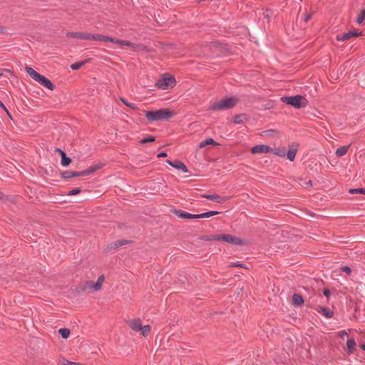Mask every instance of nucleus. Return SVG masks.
<instances>
[{
	"instance_id": "obj_22",
	"label": "nucleus",
	"mask_w": 365,
	"mask_h": 365,
	"mask_svg": "<svg viewBox=\"0 0 365 365\" xmlns=\"http://www.w3.org/2000/svg\"><path fill=\"white\" fill-rule=\"evenodd\" d=\"M349 147H350V145L342 146V147L339 148L336 150V155L337 157H341V156L345 155L346 154Z\"/></svg>"
},
{
	"instance_id": "obj_39",
	"label": "nucleus",
	"mask_w": 365,
	"mask_h": 365,
	"mask_svg": "<svg viewBox=\"0 0 365 365\" xmlns=\"http://www.w3.org/2000/svg\"><path fill=\"white\" fill-rule=\"evenodd\" d=\"M113 40H114L113 38H111V37H109L107 36H103V41H110V42L113 43L114 41Z\"/></svg>"
},
{
	"instance_id": "obj_29",
	"label": "nucleus",
	"mask_w": 365,
	"mask_h": 365,
	"mask_svg": "<svg viewBox=\"0 0 365 365\" xmlns=\"http://www.w3.org/2000/svg\"><path fill=\"white\" fill-rule=\"evenodd\" d=\"M247 119L246 115L241 114L235 117L234 123L236 124L242 123Z\"/></svg>"
},
{
	"instance_id": "obj_23",
	"label": "nucleus",
	"mask_w": 365,
	"mask_h": 365,
	"mask_svg": "<svg viewBox=\"0 0 365 365\" xmlns=\"http://www.w3.org/2000/svg\"><path fill=\"white\" fill-rule=\"evenodd\" d=\"M101 168H102V165L101 164H98L97 165L91 167L90 168H88L86 170L83 171V174L84 175V176L90 175V174L94 173L95 171L101 169Z\"/></svg>"
},
{
	"instance_id": "obj_42",
	"label": "nucleus",
	"mask_w": 365,
	"mask_h": 365,
	"mask_svg": "<svg viewBox=\"0 0 365 365\" xmlns=\"http://www.w3.org/2000/svg\"><path fill=\"white\" fill-rule=\"evenodd\" d=\"M113 41H114L113 43H114L115 44H118L119 46L121 47V42H123V40H120V39L114 38Z\"/></svg>"
},
{
	"instance_id": "obj_19",
	"label": "nucleus",
	"mask_w": 365,
	"mask_h": 365,
	"mask_svg": "<svg viewBox=\"0 0 365 365\" xmlns=\"http://www.w3.org/2000/svg\"><path fill=\"white\" fill-rule=\"evenodd\" d=\"M316 310L322 314L324 316H325L327 318H331L333 315V313L331 311H330L329 309H327V308L325 307H323L322 306H318L317 308H316Z\"/></svg>"
},
{
	"instance_id": "obj_4",
	"label": "nucleus",
	"mask_w": 365,
	"mask_h": 365,
	"mask_svg": "<svg viewBox=\"0 0 365 365\" xmlns=\"http://www.w3.org/2000/svg\"><path fill=\"white\" fill-rule=\"evenodd\" d=\"M206 240H222V241L228 242L230 244L237 245H242L246 244L245 242L240 237H235V236H232L230 235H225V234L212 235L210 237H207Z\"/></svg>"
},
{
	"instance_id": "obj_13",
	"label": "nucleus",
	"mask_w": 365,
	"mask_h": 365,
	"mask_svg": "<svg viewBox=\"0 0 365 365\" xmlns=\"http://www.w3.org/2000/svg\"><path fill=\"white\" fill-rule=\"evenodd\" d=\"M297 150H298L297 144H292L289 146V150L287 153V158L290 161H293L294 160Z\"/></svg>"
},
{
	"instance_id": "obj_26",
	"label": "nucleus",
	"mask_w": 365,
	"mask_h": 365,
	"mask_svg": "<svg viewBox=\"0 0 365 365\" xmlns=\"http://www.w3.org/2000/svg\"><path fill=\"white\" fill-rule=\"evenodd\" d=\"M346 346L349 350V353H353L355 350L356 342L354 339H349L346 342Z\"/></svg>"
},
{
	"instance_id": "obj_17",
	"label": "nucleus",
	"mask_w": 365,
	"mask_h": 365,
	"mask_svg": "<svg viewBox=\"0 0 365 365\" xmlns=\"http://www.w3.org/2000/svg\"><path fill=\"white\" fill-rule=\"evenodd\" d=\"M175 214L178 217L183 219H197L196 215L190 214L182 210H176Z\"/></svg>"
},
{
	"instance_id": "obj_33",
	"label": "nucleus",
	"mask_w": 365,
	"mask_h": 365,
	"mask_svg": "<svg viewBox=\"0 0 365 365\" xmlns=\"http://www.w3.org/2000/svg\"><path fill=\"white\" fill-rule=\"evenodd\" d=\"M87 61H81V62H78V63H73V64L71 66V68L73 70H78V69H79L81 66H83V65H85V63H86Z\"/></svg>"
},
{
	"instance_id": "obj_51",
	"label": "nucleus",
	"mask_w": 365,
	"mask_h": 365,
	"mask_svg": "<svg viewBox=\"0 0 365 365\" xmlns=\"http://www.w3.org/2000/svg\"><path fill=\"white\" fill-rule=\"evenodd\" d=\"M234 266H235V264ZM236 267H242V264H236Z\"/></svg>"
},
{
	"instance_id": "obj_46",
	"label": "nucleus",
	"mask_w": 365,
	"mask_h": 365,
	"mask_svg": "<svg viewBox=\"0 0 365 365\" xmlns=\"http://www.w3.org/2000/svg\"><path fill=\"white\" fill-rule=\"evenodd\" d=\"M0 106L4 110H6V108L4 105V103L0 101Z\"/></svg>"
},
{
	"instance_id": "obj_37",
	"label": "nucleus",
	"mask_w": 365,
	"mask_h": 365,
	"mask_svg": "<svg viewBox=\"0 0 365 365\" xmlns=\"http://www.w3.org/2000/svg\"><path fill=\"white\" fill-rule=\"evenodd\" d=\"M81 189H80V188H78V187H77V188H74V189H73V190H70V191L68 192V195H77V194L80 193V192H81Z\"/></svg>"
},
{
	"instance_id": "obj_36",
	"label": "nucleus",
	"mask_w": 365,
	"mask_h": 365,
	"mask_svg": "<svg viewBox=\"0 0 365 365\" xmlns=\"http://www.w3.org/2000/svg\"><path fill=\"white\" fill-rule=\"evenodd\" d=\"M155 141V138L153 136H150L148 138H144L140 141V143H147Z\"/></svg>"
},
{
	"instance_id": "obj_24",
	"label": "nucleus",
	"mask_w": 365,
	"mask_h": 365,
	"mask_svg": "<svg viewBox=\"0 0 365 365\" xmlns=\"http://www.w3.org/2000/svg\"><path fill=\"white\" fill-rule=\"evenodd\" d=\"M277 134H278L277 130H274V129H270V130H267L262 132V135L264 137L274 138V137L277 136Z\"/></svg>"
},
{
	"instance_id": "obj_43",
	"label": "nucleus",
	"mask_w": 365,
	"mask_h": 365,
	"mask_svg": "<svg viewBox=\"0 0 365 365\" xmlns=\"http://www.w3.org/2000/svg\"><path fill=\"white\" fill-rule=\"evenodd\" d=\"M125 243V241H118L115 243V247H118L119 246H121Z\"/></svg>"
},
{
	"instance_id": "obj_5",
	"label": "nucleus",
	"mask_w": 365,
	"mask_h": 365,
	"mask_svg": "<svg viewBox=\"0 0 365 365\" xmlns=\"http://www.w3.org/2000/svg\"><path fill=\"white\" fill-rule=\"evenodd\" d=\"M282 101L289 105H292L296 108H304L307 106V100L299 95L294 96H284L281 98Z\"/></svg>"
},
{
	"instance_id": "obj_6",
	"label": "nucleus",
	"mask_w": 365,
	"mask_h": 365,
	"mask_svg": "<svg viewBox=\"0 0 365 365\" xmlns=\"http://www.w3.org/2000/svg\"><path fill=\"white\" fill-rule=\"evenodd\" d=\"M175 83V79L173 76L165 73L162 75L161 78L156 82L155 86L158 89L166 90L173 88Z\"/></svg>"
},
{
	"instance_id": "obj_10",
	"label": "nucleus",
	"mask_w": 365,
	"mask_h": 365,
	"mask_svg": "<svg viewBox=\"0 0 365 365\" xmlns=\"http://www.w3.org/2000/svg\"><path fill=\"white\" fill-rule=\"evenodd\" d=\"M66 36L68 38L89 40L90 34L81 32H67Z\"/></svg>"
},
{
	"instance_id": "obj_20",
	"label": "nucleus",
	"mask_w": 365,
	"mask_h": 365,
	"mask_svg": "<svg viewBox=\"0 0 365 365\" xmlns=\"http://www.w3.org/2000/svg\"><path fill=\"white\" fill-rule=\"evenodd\" d=\"M217 143L212 138H207L199 144V148H203L207 145H216Z\"/></svg>"
},
{
	"instance_id": "obj_8",
	"label": "nucleus",
	"mask_w": 365,
	"mask_h": 365,
	"mask_svg": "<svg viewBox=\"0 0 365 365\" xmlns=\"http://www.w3.org/2000/svg\"><path fill=\"white\" fill-rule=\"evenodd\" d=\"M272 150V148L266 145H258L253 147L251 150L252 153L253 154H262L270 153Z\"/></svg>"
},
{
	"instance_id": "obj_21",
	"label": "nucleus",
	"mask_w": 365,
	"mask_h": 365,
	"mask_svg": "<svg viewBox=\"0 0 365 365\" xmlns=\"http://www.w3.org/2000/svg\"><path fill=\"white\" fill-rule=\"evenodd\" d=\"M292 302L296 306H300L304 303V299L300 294H294L292 297Z\"/></svg>"
},
{
	"instance_id": "obj_53",
	"label": "nucleus",
	"mask_w": 365,
	"mask_h": 365,
	"mask_svg": "<svg viewBox=\"0 0 365 365\" xmlns=\"http://www.w3.org/2000/svg\"><path fill=\"white\" fill-rule=\"evenodd\" d=\"M3 32V29H0V33Z\"/></svg>"
},
{
	"instance_id": "obj_7",
	"label": "nucleus",
	"mask_w": 365,
	"mask_h": 365,
	"mask_svg": "<svg viewBox=\"0 0 365 365\" xmlns=\"http://www.w3.org/2000/svg\"><path fill=\"white\" fill-rule=\"evenodd\" d=\"M105 280L103 275H101L96 282L88 281L85 283L83 289L90 292H97L101 289L102 284Z\"/></svg>"
},
{
	"instance_id": "obj_47",
	"label": "nucleus",
	"mask_w": 365,
	"mask_h": 365,
	"mask_svg": "<svg viewBox=\"0 0 365 365\" xmlns=\"http://www.w3.org/2000/svg\"><path fill=\"white\" fill-rule=\"evenodd\" d=\"M311 16L310 15H307L305 19H304V21L307 22L309 21V19H310Z\"/></svg>"
},
{
	"instance_id": "obj_48",
	"label": "nucleus",
	"mask_w": 365,
	"mask_h": 365,
	"mask_svg": "<svg viewBox=\"0 0 365 365\" xmlns=\"http://www.w3.org/2000/svg\"><path fill=\"white\" fill-rule=\"evenodd\" d=\"M306 184H307V185H309V186H312V181H311V180H309Z\"/></svg>"
},
{
	"instance_id": "obj_15",
	"label": "nucleus",
	"mask_w": 365,
	"mask_h": 365,
	"mask_svg": "<svg viewBox=\"0 0 365 365\" xmlns=\"http://www.w3.org/2000/svg\"><path fill=\"white\" fill-rule=\"evenodd\" d=\"M360 35H361V33H358L356 31H350L348 33H345V34H342L341 36H337L336 39L338 41H346V40L349 39L351 37H356V36H359Z\"/></svg>"
},
{
	"instance_id": "obj_11",
	"label": "nucleus",
	"mask_w": 365,
	"mask_h": 365,
	"mask_svg": "<svg viewBox=\"0 0 365 365\" xmlns=\"http://www.w3.org/2000/svg\"><path fill=\"white\" fill-rule=\"evenodd\" d=\"M203 197L208 199L210 200L215 201L218 203H224L227 202L229 199L228 197H222L218 195H202Z\"/></svg>"
},
{
	"instance_id": "obj_9",
	"label": "nucleus",
	"mask_w": 365,
	"mask_h": 365,
	"mask_svg": "<svg viewBox=\"0 0 365 365\" xmlns=\"http://www.w3.org/2000/svg\"><path fill=\"white\" fill-rule=\"evenodd\" d=\"M124 46H129L132 48L133 51H148V49L145 46H143L142 45H138L134 43H132L128 41L123 40V42H121V48H123Z\"/></svg>"
},
{
	"instance_id": "obj_45",
	"label": "nucleus",
	"mask_w": 365,
	"mask_h": 365,
	"mask_svg": "<svg viewBox=\"0 0 365 365\" xmlns=\"http://www.w3.org/2000/svg\"><path fill=\"white\" fill-rule=\"evenodd\" d=\"M166 156H167V153H161L158 155V158H164V157H166Z\"/></svg>"
},
{
	"instance_id": "obj_18",
	"label": "nucleus",
	"mask_w": 365,
	"mask_h": 365,
	"mask_svg": "<svg viewBox=\"0 0 365 365\" xmlns=\"http://www.w3.org/2000/svg\"><path fill=\"white\" fill-rule=\"evenodd\" d=\"M56 151H58L61 156V165L64 167L69 165L71 163V159L67 157L66 153L61 149H56Z\"/></svg>"
},
{
	"instance_id": "obj_44",
	"label": "nucleus",
	"mask_w": 365,
	"mask_h": 365,
	"mask_svg": "<svg viewBox=\"0 0 365 365\" xmlns=\"http://www.w3.org/2000/svg\"><path fill=\"white\" fill-rule=\"evenodd\" d=\"M323 294H324V296L328 297L329 296V294H330V292H329V289H326L324 290Z\"/></svg>"
},
{
	"instance_id": "obj_3",
	"label": "nucleus",
	"mask_w": 365,
	"mask_h": 365,
	"mask_svg": "<svg viewBox=\"0 0 365 365\" xmlns=\"http://www.w3.org/2000/svg\"><path fill=\"white\" fill-rule=\"evenodd\" d=\"M26 71L28 73V74L30 76L31 78H32L34 80L38 81L42 86L46 87L47 88L50 89L51 91H53L54 89V85L51 83V81L49 79H48L47 78L44 77L43 76H41V74H39L31 67L26 66Z\"/></svg>"
},
{
	"instance_id": "obj_35",
	"label": "nucleus",
	"mask_w": 365,
	"mask_h": 365,
	"mask_svg": "<svg viewBox=\"0 0 365 365\" xmlns=\"http://www.w3.org/2000/svg\"><path fill=\"white\" fill-rule=\"evenodd\" d=\"M59 365H82V364H79V363L72 362V361H68L66 359H63L62 361H61Z\"/></svg>"
},
{
	"instance_id": "obj_30",
	"label": "nucleus",
	"mask_w": 365,
	"mask_h": 365,
	"mask_svg": "<svg viewBox=\"0 0 365 365\" xmlns=\"http://www.w3.org/2000/svg\"><path fill=\"white\" fill-rule=\"evenodd\" d=\"M140 334H142L143 336H147L150 332V325H145L142 326V329H140Z\"/></svg>"
},
{
	"instance_id": "obj_1",
	"label": "nucleus",
	"mask_w": 365,
	"mask_h": 365,
	"mask_svg": "<svg viewBox=\"0 0 365 365\" xmlns=\"http://www.w3.org/2000/svg\"><path fill=\"white\" fill-rule=\"evenodd\" d=\"M176 115L174 110L160 109L153 111H145V117L149 122L168 120Z\"/></svg>"
},
{
	"instance_id": "obj_12",
	"label": "nucleus",
	"mask_w": 365,
	"mask_h": 365,
	"mask_svg": "<svg viewBox=\"0 0 365 365\" xmlns=\"http://www.w3.org/2000/svg\"><path fill=\"white\" fill-rule=\"evenodd\" d=\"M166 163L176 169L181 170L183 173L188 172V170L185 165L180 160L172 162L170 160H167Z\"/></svg>"
},
{
	"instance_id": "obj_2",
	"label": "nucleus",
	"mask_w": 365,
	"mask_h": 365,
	"mask_svg": "<svg viewBox=\"0 0 365 365\" xmlns=\"http://www.w3.org/2000/svg\"><path fill=\"white\" fill-rule=\"evenodd\" d=\"M237 103L235 97L226 98L219 101L210 102L209 109L211 110H224L233 108Z\"/></svg>"
},
{
	"instance_id": "obj_32",
	"label": "nucleus",
	"mask_w": 365,
	"mask_h": 365,
	"mask_svg": "<svg viewBox=\"0 0 365 365\" xmlns=\"http://www.w3.org/2000/svg\"><path fill=\"white\" fill-rule=\"evenodd\" d=\"M350 194H362L365 195V189L364 188H355L349 190Z\"/></svg>"
},
{
	"instance_id": "obj_16",
	"label": "nucleus",
	"mask_w": 365,
	"mask_h": 365,
	"mask_svg": "<svg viewBox=\"0 0 365 365\" xmlns=\"http://www.w3.org/2000/svg\"><path fill=\"white\" fill-rule=\"evenodd\" d=\"M61 176L65 179H69L73 177H82L84 176L83 171L74 172V171H65L61 173Z\"/></svg>"
},
{
	"instance_id": "obj_34",
	"label": "nucleus",
	"mask_w": 365,
	"mask_h": 365,
	"mask_svg": "<svg viewBox=\"0 0 365 365\" xmlns=\"http://www.w3.org/2000/svg\"><path fill=\"white\" fill-rule=\"evenodd\" d=\"M103 36L100 34H91L89 40H95V41H103Z\"/></svg>"
},
{
	"instance_id": "obj_50",
	"label": "nucleus",
	"mask_w": 365,
	"mask_h": 365,
	"mask_svg": "<svg viewBox=\"0 0 365 365\" xmlns=\"http://www.w3.org/2000/svg\"><path fill=\"white\" fill-rule=\"evenodd\" d=\"M361 347L365 351V344H362Z\"/></svg>"
},
{
	"instance_id": "obj_14",
	"label": "nucleus",
	"mask_w": 365,
	"mask_h": 365,
	"mask_svg": "<svg viewBox=\"0 0 365 365\" xmlns=\"http://www.w3.org/2000/svg\"><path fill=\"white\" fill-rule=\"evenodd\" d=\"M128 326L135 331H140L142 329V323L140 319H134L128 322Z\"/></svg>"
},
{
	"instance_id": "obj_27",
	"label": "nucleus",
	"mask_w": 365,
	"mask_h": 365,
	"mask_svg": "<svg viewBox=\"0 0 365 365\" xmlns=\"http://www.w3.org/2000/svg\"><path fill=\"white\" fill-rule=\"evenodd\" d=\"M58 333L63 339H68L70 336L71 331L67 328H61L58 330Z\"/></svg>"
},
{
	"instance_id": "obj_52",
	"label": "nucleus",
	"mask_w": 365,
	"mask_h": 365,
	"mask_svg": "<svg viewBox=\"0 0 365 365\" xmlns=\"http://www.w3.org/2000/svg\"><path fill=\"white\" fill-rule=\"evenodd\" d=\"M3 197V195L1 193H0V198H2Z\"/></svg>"
},
{
	"instance_id": "obj_25",
	"label": "nucleus",
	"mask_w": 365,
	"mask_h": 365,
	"mask_svg": "<svg viewBox=\"0 0 365 365\" xmlns=\"http://www.w3.org/2000/svg\"><path fill=\"white\" fill-rule=\"evenodd\" d=\"M219 212L217 211H210L207 212H204L202 214L196 215L197 219L200 218H205V217H210L211 216H214L215 215H217Z\"/></svg>"
},
{
	"instance_id": "obj_38",
	"label": "nucleus",
	"mask_w": 365,
	"mask_h": 365,
	"mask_svg": "<svg viewBox=\"0 0 365 365\" xmlns=\"http://www.w3.org/2000/svg\"><path fill=\"white\" fill-rule=\"evenodd\" d=\"M120 101H122V102H123L125 106H128V107H130V108H133V109H135V108H136L134 104H132V103H128V102L126 100H125L124 98H120Z\"/></svg>"
},
{
	"instance_id": "obj_28",
	"label": "nucleus",
	"mask_w": 365,
	"mask_h": 365,
	"mask_svg": "<svg viewBox=\"0 0 365 365\" xmlns=\"http://www.w3.org/2000/svg\"><path fill=\"white\" fill-rule=\"evenodd\" d=\"M271 152H272L274 155L280 156V157H284L286 155L285 150L280 148H272V150Z\"/></svg>"
},
{
	"instance_id": "obj_49",
	"label": "nucleus",
	"mask_w": 365,
	"mask_h": 365,
	"mask_svg": "<svg viewBox=\"0 0 365 365\" xmlns=\"http://www.w3.org/2000/svg\"><path fill=\"white\" fill-rule=\"evenodd\" d=\"M5 111L6 112L7 115H8L9 118H11V114H10V113L8 111V110L6 109V110H5Z\"/></svg>"
},
{
	"instance_id": "obj_41",
	"label": "nucleus",
	"mask_w": 365,
	"mask_h": 365,
	"mask_svg": "<svg viewBox=\"0 0 365 365\" xmlns=\"http://www.w3.org/2000/svg\"><path fill=\"white\" fill-rule=\"evenodd\" d=\"M339 335L341 338L344 339L345 336H347L348 334L346 331H339Z\"/></svg>"
},
{
	"instance_id": "obj_40",
	"label": "nucleus",
	"mask_w": 365,
	"mask_h": 365,
	"mask_svg": "<svg viewBox=\"0 0 365 365\" xmlns=\"http://www.w3.org/2000/svg\"><path fill=\"white\" fill-rule=\"evenodd\" d=\"M341 270L349 274L351 273V269L349 267H341Z\"/></svg>"
},
{
	"instance_id": "obj_31",
	"label": "nucleus",
	"mask_w": 365,
	"mask_h": 365,
	"mask_svg": "<svg viewBox=\"0 0 365 365\" xmlns=\"http://www.w3.org/2000/svg\"><path fill=\"white\" fill-rule=\"evenodd\" d=\"M365 19V9H363L361 11V14L359 15V16L356 19V22L358 24H362Z\"/></svg>"
}]
</instances>
